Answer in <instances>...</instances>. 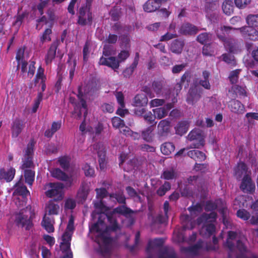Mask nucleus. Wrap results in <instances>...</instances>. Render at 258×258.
<instances>
[{"mask_svg": "<svg viewBox=\"0 0 258 258\" xmlns=\"http://www.w3.org/2000/svg\"><path fill=\"white\" fill-rule=\"evenodd\" d=\"M51 173L53 177L59 180L67 181V184L69 185L71 184L72 182L71 178L60 169L58 168L54 169L51 171Z\"/></svg>", "mask_w": 258, "mask_h": 258, "instance_id": "nucleus-26", "label": "nucleus"}, {"mask_svg": "<svg viewBox=\"0 0 258 258\" xmlns=\"http://www.w3.org/2000/svg\"><path fill=\"white\" fill-rule=\"evenodd\" d=\"M63 187L61 183H49L46 186L45 195L49 198H53L54 201H60L63 198Z\"/></svg>", "mask_w": 258, "mask_h": 258, "instance_id": "nucleus-8", "label": "nucleus"}, {"mask_svg": "<svg viewBox=\"0 0 258 258\" xmlns=\"http://www.w3.org/2000/svg\"><path fill=\"white\" fill-rule=\"evenodd\" d=\"M188 156L193 159L196 162H202L206 158L204 153L198 150H192L189 151L187 153Z\"/></svg>", "mask_w": 258, "mask_h": 258, "instance_id": "nucleus-27", "label": "nucleus"}, {"mask_svg": "<svg viewBox=\"0 0 258 258\" xmlns=\"http://www.w3.org/2000/svg\"><path fill=\"white\" fill-rule=\"evenodd\" d=\"M176 134L182 135L185 133L188 128V123L186 121L179 122L175 127Z\"/></svg>", "mask_w": 258, "mask_h": 258, "instance_id": "nucleus-37", "label": "nucleus"}, {"mask_svg": "<svg viewBox=\"0 0 258 258\" xmlns=\"http://www.w3.org/2000/svg\"><path fill=\"white\" fill-rule=\"evenodd\" d=\"M126 190L128 195L133 198L135 201L141 202L142 198L140 196L141 194L143 196V194L140 191L139 192H137L133 187L127 186L126 187Z\"/></svg>", "mask_w": 258, "mask_h": 258, "instance_id": "nucleus-38", "label": "nucleus"}, {"mask_svg": "<svg viewBox=\"0 0 258 258\" xmlns=\"http://www.w3.org/2000/svg\"><path fill=\"white\" fill-rule=\"evenodd\" d=\"M74 220L72 216H71L70 219L67 225V227L66 229V230L65 232L63 234H68L70 236V238H71L72 234L73 232V230L74 229Z\"/></svg>", "mask_w": 258, "mask_h": 258, "instance_id": "nucleus-55", "label": "nucleus"}, {"mask_svg": "<svg viewBox=\"0 0 258 258\" xmlns=\"http://www.w3.org/2000/svg\"><path fill=\"white\" fill-rule=\"evenodd\" d=\"M171 188V185L169 182L166 181L157 190V194L159 196H164L166 192Z\"/></svg>", "mask_w": 258, "mask_h": 258, "instance_id": "nucleus-49", "label": "nucleus"}, {"mask_svg": "<svg viewBox=\"0 0 258 258\" xmlns=\"http://www.w3.org/2000/svg\"><path fill=\"white\" fill-rule=\"evenodd\" d=\"M204 245V243L203 241H199L194 246L182 247L181 251L191 256L197 255L200 254L203 248Z\"/></svg>", "mask_w": 258, "mask_h": 258, "instance_id": "nucleus-19", "label": "nucleus"}, {"mask_svg": "<svg viewBox=\"0 0 258 258\" xmlns=\"http://www.w3.org/2000/svg\"><path fill=\"white\" fill-rule=\"evenodd\" d=\"M126 155L123 154H121L120 156V162L119 163V166L121 168H123L124 170L126 171H129L131 170H132L134 168V164L133 163L132 161L131 162V163L129 164H127V167H124L123 164L124 162L125 161V159L126 158Z\"/></svg>", "mask_w": 258, "mask_h": 258, "instance_id": "nucleus-48", "label": "nucleus"}, {"mask_svg": "<svg viewBox=\"0 0 258 258\" xmlns=\"http://www.w3.org/2000/svg\"><path fill=\"white\" fill-rule=\"evenodd\" d=\"M249 123H252L253 120H258V113L249 112L245 115Z\"/></svg>", "mask_w": 258, "mask_h": 258, "instance_id": "nucleus-64", "label": "nucleus"}, {"mask_svg": "<svg viewBox=\"0 0 258 258\" xmlns=\"http://www.w3.org/2000/svg\"><path fill=\"white\" fill-rule=\"evenodd\" d=\"M25 182L32 185L34 180L35 172L31 169H26L24 171Z\"/></svg>", "mask_w": 258, "mask_h": 258, "instance_id": "nucleus-45", "label": "nucleus"}, {"mask_svg": "<svg viewBox=\"0 0 258 258\" xmlns=\"http://www.w3.org/2000/svg\"><path fill=\"white\" fill-rule=\"evenodd\" d=\"M229 107L235 113L242 114L245 112L244 106L238 100H232L230 102Z\"/></svg>", "mask_w": 258, "mask_h": 258, "instance_id": "nucleus-25", "label": "nucleus"}, {"mask_svg": "<svg viewBox=\"0 0 258 258\" xmlns=\"http://www.w3.org/2000/svg\"><path fill=\"white\" fill-rule=\"evenodd\" d=\"M180 219L182 221L183 230L192 229L194 228L196 223L192 222L190 217L187 215H182Z\"/></svg>", "mask_w": 258, "mask_h": 258, "instance_id": "nucleus-35", "label": "nucleus"}, {"mask_svg": "<svg viewBox=\"0 0 258 258\" xmlns=\"http://www.w3.org/2000/svg\"><path fill=\"white\" fill-rule=\"evenodd\" d=\"M143 117L145 120L150 124L153 123L155 118L154 114L153 115L151 111H147L143 115Z\"/></svg>", "mask_w": 258, "mask_h": 258, "instance_id": "nucleus-62", "label": "nucleus"}, {"mask_svg": "<svg viewBox=\"0 0 258 258\" xmlns=\"http://www.w3.org/2000/svg\"><path fill=\"white\" fill-rule=\"evenodd\" d=\"M24 127L25 123L24 121L19 118H16L14 120L11 127L12 137H18Z\"/></svg>", "mask_w": 258, "mask_h": 258, "instance_id": "nucleus-22", "label": "nucleus"}, {"mask_svg": "<svg viewBox=\"0 0 258 258\" xmlns=\"http://www.w3.org/2000/svg\"><path fill=\"white\" fill-rule=\"evenodd\" d=\"M206 2V11L207 17L211 22H215L217 19V14L215 10L217 8V5L215 3L216 0H205Z\"/></svg>", "mask_w": 258, "mask_h": 258, "instance_id": "nucleus-16", "label": "nucleus"}, {"mask_svg": "<svg viewBox=\"0 0 258 258\" xmlns=\"http://www.w3.org/2000/svg\"><path fill=\"white\" fill-rule=\"evenodd\" d=\"M59 162L60 166L64 169L68 168L70 164V158L68 157H62L59 158Z\"/></svg>", "mask_w": 258, "mask_h": 258, "instance_id": "nucleus-58", "label": "nucleus"}, {"mask_svg": "<svg viewBox=\"0 0 258 258\" xmlns=\"http://www.w3.org/2000/svg\"><path fill=\"white\" fill-rule=\"evenodd\" d=\"M16 58L18 62V66L21 65L22 72H27V61L29 58V55L25 52V49L24 48H20L18 49Z\"/></svg>", "mask_w": 258, "mask_h": 258, "instance_id": "nucleus-15", "label": "nucleus"}, {"mask_svg": "<svg viewBox=\"0 0 258 258\" xmlns=\"http://www.w3.org/2000/svg\"><path fill=\"white\" fill-rule=\"evenodd\" d=\"M112 123L113 127L120 128L123 126V121L118 117H114L112 119Z\"/></svg>", "mask_w": 258, "mask_h": 258, "instance_id": "nucleus-61", "label": "nucleus"}, {"mask_svg": "<svg viewBox=\"0 0 258 258\" xmlns=\"http://www.w3.org/2000/svg\"><path fill=\"white\" fill-rule=\"evenodd\" d=\"M237 216L244 220H246L250 217V214L245 210L241 209L237 211Z\"/></svg>", "mask_w": 258, "mask_h": 258, "instance_id": "nucleus-59", "label": "nucleus"}, {"mask_svg": "<svg viewBox=\"0 0 258 258\" xmlns=\"http://www.w3.org/2000/svg\"><path fill=\"white\" fill-rule=\"evenodd\" d=\"M76 203L74 200L68 199L66 201L64 204L65 210H72L76 207Z\"/></svg>", "mask_w": 258, "mask_h": 258, "instance_id": "nucleus-60", "label": "nucleus"}, {"mask_svg": "<svg viewBox=\"0 0 258 258\" xmlns=\"http://www.w3.org/2000/svg\"><path fill=\"white\" fill-rule=\"evenodd\" d=\"M59 211V206L55 201L51 200L47 204L45 208V214L48 216L57 215Z\"/></svg>", "mask_w": 258, "mask_h": 258, "instance_id": "nucleus-23", "label": "nucleus"}, {"mask_svg": "<svg viewBox=\"0 0 258 258\" xmlns=\"http://www.w3.org/2000/svg\"><path fill=\"white\" fill-rule=\"evenodd\" d=\"M92 14L90 12V9L88 6H83L79 10L78 23L81 25L90 24L92 22Z\"/></svg>", "mask_w": 258, "mask_h": 258, "instance_id": "nucleus-13", "label": "nucleus"}, {"mask_svg": "<svg viewBox=\"0 0 258 258\" xmlns=\"http://www.w3.org/2000/svg\"><path fill=\"white\" fill-rule=\"evenodd\" d=\"M184 43L182 40L177 39L172 41L170 45V50L174 53L180 54L182 51Z\"/></svg>", "mask_w": 258, "mask_h": 258, "instance_id": "nucleus-28", "label": "nucleus"}, {"mask_svg": "<svg viewBox=\"0 0 258 258\" xmlns=\"http://www.w3.org/2000/svg\"><path fill=\"white\" fill-rule=\"evenodd\" d=\"M58 44V42L55 41L54 42L50 47V48L45 58V63L46 64L50 63L52 60L54 58Z\"/></svg>", "mask_w": 258, "mask_h": 258, "instance_id": "nucleus-29", "label": "nucleus"}, {"mask_svg": "<svg viewBox=\"0 0 258 258\" xmlns=\"http://www.w3.org/2000/svg\"><path fill=\"white\" fill-rule=\"evenodd\" d=\"M222 10L223 12L227 15H231L233 11V2L230 0H225L223 3Z\"/></svg>", "mask_w": 258, "mask_h": 258, "instance_id": "nucleus-42", "label": "nucleus"}, {"mask_svg": "<svg viewBox=\"0 0 258 258\" xmlns=\"http://www.w3.org/2000/svg\"><path fill=\"white\" fill-rule=\"evenodd\" d=\"M29 194L30 192L27 190L26 186L24 185L21 181H19L16 184L14 195H20L22 197V198H24Z\"/></svg>", "mask_w": 258, "mask_h": 258, "instance_id": "nucleus-32", "label": "nucleus"}, {"mask_svg": "<svg viewBox=\"0 0 258 258\" xmlns=\"http://www.w3.org/2000/svg\"><path fill=\"white\" fill-rule=\"evenodd\" d=\"M205 135L203 131L199 129L193 130L188 135V140L192 142L189 148H200L205 144Z\"/></svg>", "mask_w": 258, "mask_h": 258, "instance_id": "nucleus-9", "label": "nucleus"}, {"mask_svg": "<svg viewBox=\"0 0 258 258\" xmlns=\"http://www.w3.org/2000/svg\"><path fill=\"white\" fill-rule=\"evenodd\" d=\"M15 174V169L13 168H11L7 171L4 169H1L0 170V179H4L7 181L9 182L14 178Z\"/></svg>", "mask_w": 258, "mask_h": 258, "instance_id": "nucleus-34", "label": "nucleus"}, {"mask_svg": "<svg viewBox=\"0 0 258 258\" xmlns=\"http://www.w3.org/2000/svg\"><path fill=\"white\" fill-rule=\"evenodd\" d=\"M238 29L239 30L241 35L244 39L252 41L258 40V32L253 27L244 26Z\"/></svg>", "mask_w": 258, "mask_h": 258, "instance_id": "nucleus-14", "label": "nucleus"}, {"mask_svg": "<svg viewBox=\"0 0 258 258\" xmlns=\"http://www.w3.org/2000/svg\"><path fill=\"white\" fill-rule=\"evenodd\" d=\"M235 175L237 179L243 178L240 185V188L244 192H251L255 188V184L252 183L249 176V172L246 165L243 162L239 163L235 169Z\"/></svg>", "mask_w": 258, "mask_h": 258, "instance_id": "nucleus-3", "label": "nucleus"}, {"mask_svg": "<svg viewBox=\"0 0 258 258\" xmlns=\"http://www.w3.org/2000/svg\"><path fill=\"white\" fill-rule=\"evenodd\" d=\"M203 79L200 80L199 84L206 89H210L211 87L209 83L210 73L206 71L203 72Z\"/></svg>", "mask_w": 258, "mask_h": 258, "instance_id": "nucleus-40", "label": "nucleus"}, {"mask_svg": "<svg viewBox=\"0 0 258 258\" xmlns=\"http://www.w3.org/2000/svg\"><path fill=\"white\" fill-rule=\"evenodd\" d=\"M71 238L68 234H63L60 242V249L63 253L62 258H73V253L70 249V241Z\"/></svg>", "mask_w": 258, "mask_h": 258, "instance_id": "nucleus-11", "label": "nucleus"}, {"mask_svg": "<svg viewBox=\"0 0 258 258\" xmlns=\"http://www.w3.org/2000/svg\"><path fill=\"white\" fill-rule=\"evenodd\" d=\"M198 31V29L195 26L188 23H184L180 27L179 32L183 35H194Z\"/></svg>", "mask_w": 258, "mask_h": 258, "instance_id": "nucleus-24", "label": "nucleus"}, {"mask_svg": "<svg viewBox=\"0 0 258 258\" xmlns=\"http://www.w3.org/2000/svg\"><path fill=\"white\" fill-rule=\"evenodd\" d=\"M116 54V48L109 44H105L103 47V54L105 56H110Z\"/></svg>", "mask_w": 258, "mask_h": 258, "instance_id": "nucleus-43", "label": "nucleus"}, {"mask_svg": "<svg viewBox=\"0 0 258 258\" xmlns=\"http://www.w3.org/2000/svg\"><path fill=\"white\" fill-rule=\"evenodd\" d=\"M173 107L172 103L167 104L163 107L153 109L155 118L160 119L165 117L168 114L169 111Z\"/></svg>", "mask_w": 258, "mask_h": 258, "instance_id": "nucleus-20", "label": "nucleus"}, {"mask_svg": "<svg viewBox=\"0 0 258 258\" xmlns=\"http://www.w3.org/2000/svg\"><path fill=\"white\" fill-rule=\"evenodd\" d=\"M202 89L198 85H195L189 90L186 101L188 104H194L201 98Z\"/></svg>", "mask_w": 258, "mask_h": 258, "instance_id": "nucleus-12", "label": "nucleus"}, {"mask_svg": "<svg viewBox=\"0 0 258 258\" xmlns=\"http://www.w3.org/2000/svg\"><path fill=\"white\" fill-rule=\"evenodd\" d=\"M217 214L214 212L210 214H203L197 219V224L198 225H202L200 231V234L204 237H209L212 235L215 231V227L213 222L215 221Z\"/></svg>", "mask_w": 258, "mask_h": 258, "instance_id": "nucleus-2", "label": "nucleus"}, {"mask_svg": "<svg viewBox=\"0 0 258 258\" xmlns=\"http://www.w3.org/2000/svg\"><path fill=\"white\" fill-rule=\"evenodd\" d=\"M51 34V30L49 28L46 29L40 38L41 41L43 43L44 42L50 41L51 38L50 35Z\"/></svg>", "mask_w": 258, "mask_h": 258, "instance_id": "nucleus-57", "label": "nucleus"}, {"mask_svg": "<svg viewBox=\"0 0 258 258\" xmlns=\"http://www.w3.org/2000/svg\"><path fill=\"white\" fill-rule=\"evenodd\" d=\"M162 177L166 180L172 179L176 177V174L173 169H167L163 172Z\"/></svg>", "mask_w": 258, "mask_h": 258, "instance_id": "nucleus-51", "label": "nucleus"}, {"mask_svg": "<svg viewBox=\"0 0 258 258\" xmlns=\"http://www.w3.org/2000/svg\"><path fill=\"white\" fill-rule=\"evenodd\" d=\"M89 89V87L87 86L85 87H80L79 88L78 97L80 101L75 108V113L77 114L78 118L81 117L82 114H83L84 117H86L87 114V105L84 99L87 98V95L91 91Z\"/></svg>", "mask_w": 258, "mask_h": 258, "instance_id": "nucleus-7", "label": "nucleus"}, {"mask_svg": "<svg viewBox=\"0 0 258 258\" xmlns=\"http://www.w3.org/2000/svg\"><path fill=\"white\" fill-rule=\"evenodd\" d=\"M33 215L31 207L27 206L26 209H22L20 212L16 215L15 221L19 226L29 230L32 226V219Z\"/></svg>", "mask_w": 258, "mask_h": 258, "instance_id": "nucleus-6", "label": "nucleus"}, {"mask_svg": "<svg viewBox=\"0 0 258 258\" xmlns=\"http://www.w3.org/2000/svg\"><path fill=\"white\" fill-rule=\"evenodd\" d=\"M222 203L221 201H217L216 204L212 202H208L207 203L206 210L207 211H213L215 209H218L219 212L222 215L223 224L227 226L228 225V220L226 218V214L227 209L225 206L222 204L221 207H219L218 205L219 203Z\"/></svg>", "mask_w": 258, "mask_h": 258, "instance_id": "nucleus-10", "label": "nucleus"}, {"mask_svg": "<svg viewBox=\"0 0 258 258\" xmlns=\"http://www.w3.org/2000/svg\"><path fill=\"white\" fill-rule=\"evenodd\" d=\"M132 213L131 209L121 206L99 215L97 222L92 225L91 229L95 232L96 240L102 254L107 255L110 251L113 243L112 234L120 229L118 221L120 215L127 216Z\"/></svg>", "mask_w": 258, "mask_h": 258, "instance_id": "nucleus-1", "label": "nucleus"}, {"mask_svg": "<svg viewBox=\"0 0 258 258\" xmlns=\"http://www.w3.org/2000/svg\"><path fill=\"white\" fill-rule=\"evenodd\" d=\"M110 198L113 201H116L119 203H124L125 201L124 196L120 191L110 195Z\"/></svg>", "mask_w": 258, "mask_h": 258, "instance_id": "nucleus-50", "label": "nucleus"}, {"mask_svg": "<svg viewBox=\"0 0 258 258\" xmlns=\"http://www.w3.org/2000/svg\"><path fill=\"white\" fill-rule=\"evenodd\" d=\"M158 258H177L174 251L172 249L165 250L161 253Z\"/></svg>", "mask_w": 258, "mask_h": 258, "instance_id": "nucleus-52", "label": "nucleus"}, {"mask_svg": "<svg viewBox=\"0 0 258 258\" xmlns=\"http://www.w3.org/2000/svg\"><path fill=\"white\" fill-rule=\"evenodd\" d=\"M53 223L54 220L52 218L46 215H44L42 222V225L48 232L50 233L53 232Z\"/></svg>", "mask_w": 258, "mask_h": 258, "instance_id": "nucleus-33", "label": "nucleus"}, {"mask_svg": "<svg viewBox=\"0 0 258 258\" xmlns=\"http://www.w3.org/2000/svg\"><path fill=\"white\" fill-rule=\"evenodd\" d=\"M134 105L136 106H144L148 103V98L144 93L137 95L134 98Z\"/></svg>", "mask_w": 258, "mask_h": 258, "instance_id": "nucleus-36", "label": "nucleus"}, {"mask_svg": "<svg viewBox=\"0 0 258 258\" xmlns=\"http://www.w3.org/2000/svg\"><path fill=\"white\" fill-rule=\"evenodd\" d=\"M170 122L168 119L161 120L158 125V133L161 136H164L169 132Z\"/></svg>", "mask_w": 258, "mask_h": 258, "instance_id": "nucleus-30", "label": "nucleus"}, {"mask_svg": "<svg viewBox=\"0 0 258 258\" xmlns=\"http://www.w3.org/2000/svg\"><path fill=\"white\" fill-rule=\"evenodd\" d=\"M232 29L231 27L221 26L217 29L216 34L218 38L224 42L225 47L230 52L235 53L241 49L240 44L236 40L225 37V35Z\"/></svg>", "mask_w": 258, "mask_h": 258, "instance_id": "nucleus-4", "label": "nucleus"}, {"mask_svg": "<svg viewBox=\"0 0 258 258\" xmlns=\"http://www.w3.org/2000/svg\"><path fill=\"white\" fill-rule=\"evenodd\" d=\"M246 21L248 25V26L258 27V14L248 15L246 18Z\"/></svg>", "mask_w": 258, "mask_h": 258, "instance_id": "nucleus-44", "label": "nucleus"}, {"mask_svg": "<svg viewBox=\"0 0 258 258\" xmlns=\"http://www.w3.org/2000/svg\"><path fill=\"white\" fill-rule=\"evenodd\" d=\"M165 103V100L160 99H153L150 102L151 107H155L163 105Z\"/></svg>", "mask_w": 258, "mask_h": 258, "instance_id": "nucleus-63", "label": "nucleus"}, {"mask_svg": "<svg viewBox=\"0 0 258 258\" xmlns=\"http://www.w3.org/2000/svg\"><path fill=\"white\" fill-rule=\"evenodd\" d=\"M93 149L98 154L99 166L100 169L103 170L106 166V162L105 160V151L104 146L102 143H97L93 145Z\"/></svg>", "mask_w": 258, "mask_h": 258, "instance_id": "nucleus-17", "label": "nucleus"}, {"mask_svg": "<svg viewBox=\"0 0 258 258\" xmlns=\"http://www.w3.org/2000/svg\"><path fill=\"white\" fill-rule=\"evenodd\" d=\"M34 144L33 141H31L27 146V150L25 154L24 160L22 165V168H31L33 165L32 154L33 153V147Z\"/></svg>", "mask_w": 258, "mask_h": 258, "instance_id": "nucleus-18", "label": "nucleus"}, {"mask_svg": "<svg viewBox=\"0 0 258 258\" xmlns=\"http://www.w3.org/2000/svg\"><path fill=\"white\" fill-rule=\"evenodd\" d=\"M120 10V8L119 7L115 6L110 11V15L113 20L116 21L118 20L119 16Z\"/></svg>", "mask_w": 258, "mask_h": 258, "instance_id": "nucleus-56", "label": "nucleus"}, {"mask_svg": "<svg viewBox=\"0 0 258 258\" xmlns=\"http://www.w3.org/2000/svg\"><path fill=\"white\" fill-rule=\"evenodd\" d=\"M130 47L128 41L127 40L125 41L124 48L125 50L121 51L118 55V58L119 60H117L116 57L113 56L105 58L102 57L99 60V64L108 66L113 69H117L119 66V62L121 61L125 60L130 55V52L128 48Z\"/></svg>", "mask_w": 258, "mask_h": 258, "instance_id": "nucleus-5", "label": "nucleus"}, {"mask_svg": "<svg viewBox=\"0 0 258 258\" xmlns=\"http://www.w3.org/2000/svg\"><path fill=\"white\" fill-rule=\"evenodd\" d=\"M177 37L175 32L172 33L169 32H167L165 34L162 35L160 39L161 41H167Z\"/></svg>", "mask_w": 258, "mask_h": 258, "instance_id": "nucleus-54", "label": "nucleus"}, {"mask_svg": "<svg viewBox=\"0 0 258 258\" xmlns=\"http://www.w3.org/2000/svg\"><path fill=\"white\" fill-rule=\"evenodd\" d=\"M97 198L100 199L99 201L94 203V206L96 208L100 209L101 211H106V207L104 204L102 199L106 197L107 191L104 188H96Z\"/></svg>", "mask_w": 258, "mask_h": 258, "instance_id": "nucleus-21", "label": "nucleus"}, {"mask_svg": "<svg viewBox=\"0 0 258 258\" xmlns=\"http://www.w3.org/2000/svg\"><path fill=\"white\" fill-rule=\"evenodd\" d=\"M153 130V126H150L145 131H143L142 137L144 140H146L147 142L152 141L153 138V135L152 133Z\"/></svg>", "mask_w": 258, "mask_h": 258, "instance_id": "nucleus-47", "label": "nucleus"}, {"mask_svg": "<svg viewBox=\"0 0 258 258\" xmlns=\"http://www.w3.org/2000/svg\"><path fill=\"white\" fill-rule=\"evenodd\" d=\"M212 35L207 33H203L200 34L198 37V41L202 44H209L211 41Z\"/></svg>", "mask_w": 258, "mask_h": 258, "instance_id": "nucleus-46", "label": "nucleus"}, {"mask_svg": "<svg viewBox=\"0 0 258 258\" xmlns=\"http://www.w3.org/2000/svg\"><path fill=\"white\" fill-rule=\"evenodd\" d=\"M160 149L163 154L168 155L174 151L175 147L172 143L166 142L161 146Z\"/></svg>", "mask_w": 258, "mask_h": 258, "instance_id": "nucleus-39", "label": "nucleus"}, {"mask_svg": "<svg viewBox=\"0 0 258 258\" xmlns=\"http://www.w3.org/2000/svg\"><path fill=\"white\" fill-rule=\"evenodd\" d=\"M240 72V69H237L230 73L229 78L232 84H235L237 83L238 79V75Z\"/></svg>", "mask_w": 258, "mask_h": 258, "instance_id": "nucleus-53", "label": "nucleus"}, {"mask_svg": "<svg viewBox=\"0 0 258 258\" xmlns=\"http://www.w3.org/2000/svg\"><path fill=\"white\" fill-rule=\"evenodd\" d=\"M160 5L159 0H148L144 5V9L147 12H154L160 7Z\"/></svg>", "mask_w": 258, "mask_h": 258, "instance_id": "nucleus-31", "label": "nucleus"}, {"mask_svg": "<svg viewBox=\"0 0 258 258\" xmlns=\"http://www.w3.org/2000/svg\"><path fill=\"white\" fill-rule=\"evenodd\" d=\"M61 124V121L53 122L52 124L51 129H48L45 132V136L48 138L51 137L54 133L60 128Z\"/></svg>", "mask_w": 258, "mask_h": 258, "instance_id": "nucleus-41", "label": "nucleus"}]
</instances>
